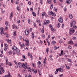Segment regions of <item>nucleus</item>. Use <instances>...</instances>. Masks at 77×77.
<instances>
[{
    "label": "nucleus",
    "mask_w": 77,
    "mask_h": 77,
    "mask_svg": "<svg viewBox=\"0 0 77 77\" xmlns=\"http://www.w3.org/2000/svg\"><path fill=\"white\" fill-rule=\"evenodd\" d=\"M76 24V22L73 20H72V21L70 22L71 27H72L73 26V25H74Z\"/></svg>",
    "instance_id": "obj_1"
},
{
    "label": "nucleus",
    "mask_w": 77,
    "mask_h": 77,
    "mask_svg": "<svg viewBox=\"0 0 77 77\" xmlns=\"http://www.w3.org/2000/svg\"><path fill=\"white\" fill-rule=\"evenodd\" d=\"M56 71L57 72H58L59 71L60 72H63V69H61V68H58L57 69H56Z\"/></svg>",
    "instance_id": "obj_2"
},
{
    "label": "nucleus",
    "mask_w": 77,
    "mask_h": 77,
    "mask_svg": "<svg viewBox=\"0 0 77 77\" xmlns=\"http://www.w3.org/2000/svg\"><path fill=\"white\" fill-rule=\"evenodd\" d=\"M69 33H70V34H71V35H72V33H74V32H75V31L74 30L72 29H69Z\"/></svg>",
    "instance_id": "obj_3"
},
{
    "label": "nucleus",
    "mask_w": 77,
    "mask_h": 77,
    "mask_svg": "<svg viewBox=\"0 0 77 77\" xmlns=\"http://www.w3.org/2000/svg\"><path fill=\"white\" fill-rule=\"evenodd\" d=\"M0 30L1 31V35H2V34H4V32H3V28L2 27H1L0 29Z\"/></svg>",
    "instance_id": "obj_4"
},
{
    "label": "nucleus",
    "mask_w": 77,
    "mask_h": 77,
    "mask_svg": "<svg viewBox=\"0 0 77 77\" xmlns=\"http://www.w3.org/2000/svg\"><path fill=\"white\" fill-rule=\"evenodd\" d=\"M32 71L34 74H36V73H37V72H38L37 70L36 69L35 70L33 68L32 69Z\"/></svg>",
    "instance_id": "obj_5"
},
{
    "label": "nucleus",
    "mask_w": 77,
    "mask_h": 77,
    "mask_svg": "<svg viewBox=\"0 0 77 77\" xmlns=\"http://www.w3.org/2000/svg\"><path fill=\"white\" fill-rule=\"evenodd\" d=\"M58 21L60 23H62L63 22V19L61 17H60L58 20Z\"/></svg>",
    "instance_id": "obj_6"
},
{
    "label": "nucleus",
    "mask_w": 77,
    "mask_h": 77,
    "mask_svg": "<svg viewBox=\"0 0 77 77\" xmlns=\"http://www.w3.org/2000/svg\"><path fill=\"white\" fill-rule=\"evenodd\" d=\"M29 31L27 29H26L25 32V33L26 35H28L29 34Z\"/></svg>",
    "instance_id": "obj_7"
},
{
    "label": "nucleus",
    "mask_w": 77,
    "mask_h": 77,
    "mask_svg": "<svg viewBox=\"0 0 77 77\" xmlns=\"http://www.w3.org/2000/svg\"><path fill=\"white\" fill-rule=\"evenodd\" d=\"M12 50H18V48L15 47V46H14L12 47Z\"/></svg>",
    "instance_id": "obj_8"
},
{
    "label": "nucleus",
    "mask_w": 77,
    "mask_h": 77,
    "mask_svg": "<svg viewBox=\"0 0 77 77\" xmlns=\"http://www.w3.org/2000/svg\"><path fill=\"white\" fill-rule=\"evenodd\" d=\"M1 70H2L3 73H4V72H5V70L3 69V67H0V71H1Z\"/></svg>",
    "instance_id": "obj_9"
},
{
    "label": "nucleus",
    "mask_w": 77,
    "mask_h": 77,
    "mask_svg": "<svg viewBox=\"0 0 77 77\" xmlns=\"http://www.w3.org/2000/svg\"><path fill=\"white\" fill-rule=\"evenodd\" d=\"M65 66H66V69H70V68H69V66H68V65H67V64H65Z\"/></svg>",
    "instance_id": "obj_10"
},
{
    "label": "nucleus",
    "mask_w": 77,
    "mask_h": 77,
    "mask_svg": "<svg viewBox=\"0 0 77 77\" xmlns=\"http://www.w3.org/2000/svg\"><path fill=\"white\" fill-rule=\"evenodd\" d=\"M69 44H71V45L74 44V43H73V42H72V40L69 41Z\"/></svg>",
    "instance_id": "obj_11"
},
{
    "label": "nucleus",
    "mask_w": 77,
    "mask_h": 77,
    "mask_svg": "<svg viewBox=\"0 0 77 77\" xmlns=\"http://www.w3.org/2000/svg\"><path fill=\"white\" fill-rule=\"evenodd\" d=\"M4 77H11V75H10V74L8 73V75H6L5 76H4Z\"/></svg>",
    "instance_id": "obj_12"
},
{
    "label": "nucleus",
    "mask_w": 77,
    "mask_h": 77,
    "mask_svg": "<svg viewBox=\"0 0 77 77\" xmlns=\"http://www.w3.org/2000/svg\"><path fill=\"white\" fill-rule=\"evenodd\" d=\"M48 51H49V48H47L46 50V51L47 54H48Z\"/></svg>",
    "instance_id": "obj_13"
},
{
    "label": "nucleus",
    "mask_w": 77,
    "mask_h": 77,
    "mask_svg": "<svg viewBox=\"0 0 77 77\" xmlns=\"http://www.w3.org/2000/svg\"><path fill=\"white\" fill-rule=\"evenodd\" d=\"M18 65L20 66H19V68H22V66H21V63L20 62L18 63Z\"/></svg>",
    "instance_id": "obj_14"
},
{
    "label": "nucleus",
    "mask_w": 77,
    "mask_h": 77,
    "mask_svg": "<svg viewBox=\"0 0 77 77\" xmlns=\"http://www.w3.org/2000/svg\"><path fill=\"white\" fill-rule=\"evenodd\" d=\"M52 13H53V11H49L48 12V15H51Z\"/></svg>",
    "instance_id": "obj_15"
},
{
    "label": "nucleus",
    "mask_w": 77,
    "mask_h": 77,
    "mask_svg": "<svg viewBox=\"0 0 77 77\" xmlns=\"http://www.w3.org/2000/svg\"><path fill=\"white\" fill-rule=\"evenodd\" d=\"M13 12H11V14H10V19H11V17H13Z\"/></svg>",
    "instance_id": "obj_16"
},
{
    "label": "nucleus",
    "mask_w": 77,
    "mask_h": 77,
    "mask_svg": "<svg viewBox=\"0 0 77 77\" xmlns=\"http://www.w3.org/2000/svg\"><path fill=\"white\" fill-rule=\"evenodd\" d=\"M66 3H68V4H70V3H71L70 0H66Z\"/></svg>",
    "instance_id": "obj_17"
},
{
    "label": "nucleus",
    "mask_w": 77,
    "mask_h": 77,
    "mask_svg": "<svg viewBox=\"0 0 77 77\" xmlns=\"http://www.w3.org/2000/svg\"><path fill=\"white\" fill-rule=\"evenodd\" d=\"M32 38L33 39L34 38V36H35V34L33 32H32Z\"/></svg>",
    "instance_id": "obj_18"
},
{
    "label": "nucleus",
    "mask_w": 77,
    "mask_h": 77,
    "mask_svg": "<svg viewBox=\"0 0 77 77\" xmlns=\"http://www.w3.org/2000/svg\"><path fill=\"white\" fill-rule=\"evenodd\" d=\"M69 18H70L71 19H72V15L71 14H69Z\"/></svg>",
    "instance_id": "obj_19"
},
{
    "label": "nucleus",
    "mask_w": 77,
    "mask_h": 77,
    "mask_svg": "<svg viewBox=\"0 0 77 77\" xmlns=\"http://www.w3.org/2000/svg\"><path fill=\"white\" fill-rule=\"evenodd\" d=\"M29 40H27L26 42V45H29Z\"/></svg>",
    "instance_id": "obj_20"
},
{
    "label": "nucleus",
    "mask_w": 77,
    "mask_h": 77,
    "mask_svg": "<svg viewBox=\"0 0 77 77\" xmlns=\"http://www.w3.org/2000/svg\"><path fill=\"white\" fill-rule=\"evenodd\" d=\"M47 2V3H49L50 4L51 3V0H48Z\"/></svg>",
    "instance_id": "obj_21"
},
{
    "label": "nucleus",
    "mask_w": 77,
    "mask_h": 77,
    "mask_svg": "<svg viewBox=\"0 0 77 77\" xmlns=\"http://www.w3.org/2000/svg\"><path fill=\"white\" fill-rule=\"evenodd\" d=\"M5 23L6 26H8V25H9V22L8 21L5 22Z\"/></svg>",
    "instance_id": "obj_22"
},
{
    "label": "nucleus",
    "mask_w": 77,
    "mask_h": 77,
    "mask_svg": "<svg viewBox=\"0 0 77 77\" xmlns=\"http://www.w3.org/2000/svg\"><path fill=\"white\" fill-rule=\"evenodd\" d=\"M44 27H43L41 31V32L42 33H44Z\"/></svg>",
    "instance_id": "obj_23"
},
{
    "label": "nucleus",
    "mask_w": 77,
    "mask_h": 77,
    "mask_svg": "<svg viewBox=\"0 0 77 77\" xmlns=\"http://www.w3.org/2000/svg\"><path fill=\"white\" fill-rule=\"evenodd\" d=\"M32 14L33 16L34 17H36V14L35 13V12H32Z\"/></svg>",
    "instance_id": "obj_24"
},
{
    "label": "nucleus",
    "mask_w": 77,
    "mask_h": 77,
    "mask_svg": "<svg viewBox=\"0 0 77 77\" xmlns=\"http://www.w3.org/2000/svg\"><path fill=\"white\" fill-rule=\"evenodd\" d=\"M17 54H19L20 53V50L18 49H17Z\"/></svg>",
    "instance_id": "obj_25"
},
{
    "label": "nucleus",
    "mask_w": 77,
    "mask_h": 77,
    "mask_svg": "<svg viewBox=\"0 0 77 77\" xmlns=\"http://www.w3.org/2000/svg\"><path fill=\"white\" fill-rule=\"evenodd\" d=\"M51 15H52V16H54V17H55V16H56V14H55V13H53V12L51 14Z\"/></svg>",
    "instance_id": "obj_26"
},
{
    "label": "nucleus",
    "mask_w": 77,
    "mask_h": 77,
    "mask_svg": "<svg viewBox=\"0 0 77 77\" xmlns=\"http://www.w3.org/2000/svg\"><path fill=\"white\" fill-rule=\"evenodd\" d=\"M56 44V42L54 41H53L52 42V44L53 45H54V44Z\"/></svg>",
    "instance_id": "obj_27"
},
{
    "label": "nucleus",
    "mask_w": 77,
    "mask_h": 77,
    "mask_svg": "<svg viewBox=\"0 0 77 77\" xmlns=\"http://www.w3.org/2000/svg\"><path fill=\"white\" fill-rule=\"evenodd\" d=\"M28 70L30 72H32V70H31V69H30V67H29V68H28Z\"/></svg>",
    "instance_id": "obj_28"
},
{
    "label": "nucleus",
    "mask_w": 77,
    "mask_h": 77,
    "mask_svg": "<svg viewBox=\"0 0 77 77\" xmlns=\"http://www.w3.org/2000/svg\"><path fill=\"white\" fill-rule=\"evenodd\" d=\"M31 20H30V19H29V20H28V23L29 24H30V21Z\"/></svg>",
    "instance_id": "obj_29"
},
{
    "label": "nucleus",
    "mask_w": 77,
    "mask_h": 77,
    "mask_svg": "<svg viewBox=\"0 0 77 77\" xmlns=\"http://www.w3.org/2000/svg\"><path fill=\"white\" fill-rule=\"evenodd\" d=\"M42 17H44V15H45V13H42Z\"/></svg>",
    "instance_id": "obj_30"
},
{
    "label": "nucleus",
    "mask_w": 77,
    "mask_h": 77,
    "mask_svg": "<svg viewBox=\"0 0 77 77\" xmlns=\"http://www.w3.org/2000/svg\"><path fill=\"white\" fill-rule=\"evenodd\" d=\"M42 36L43 38H45V36L44 35H42Z\"/></svg>",
    "instance_id": "obj_31"
},
{
    "label": "nucleus",
    "mask_w": 77,
    "mask_h": 77,
    "mask_svg": "<svg viewBox=\"0 0 77 77\" xmlns=\"http://www.w3.org/2000/svg\"><path fill=\"white\" fill-rule=\"evenodd\" d=\"M13 35L14 36H15L16 35V31H15L13 33Z\"/></svg>",
    "instance_id": "obj_32"
},
{
    "label": "nucleus",
    "mask_w": 77,
    "mask_h": 77,
    "mask_svg": "<svg viewBox=\"0 0 77 77\" xmlns=\"http://www.w3.org/2000/svg\"><path fill=\"white\" fill-rule=\"evenodd\" d=\"M60 23H58V25H57V27H58V28H59L60 27Z\"/></svg>",
    "instance_id": "obj_33"
},
{
    "label": "nucleus",
    "mask_w": 77,
    "mask_h": 77,
    "mask_svg": "<svg viewBox=\"0 0 77 77\" xmlns=\"http://www.w3.org/2000/svg\"><path fill=\"white\" fill-rule=\"evenodd\" d=\"M53 5L52 4H51V7H50L51 9H52V8H53Z\"/></svg>",
    "instance_id": "obj_34"
},
{
    "label": "nucleus",
    "mask_w": 77,
    "mask_h": 77,
    "mask_svg": "<svg viewBox=\"0 0 77 77\" xmlns=\"http://www.w3.org/2000/svg\"><path fill=\"white\" fill-rule=\"evenodd\" d=\"M8 65H9V66H12V64L11 63V62H9V63H8Z\"/></svg>",
    "instance_id": "obj_35"
},
{
    "label": "nucleus",
    "mask_w": 77,
    "mask_h": 77,
    "mask_svg": "<svg viewBox=\"0 0 77 77\" xmlns=\"http://www.w3.org/2000/svg\"><path fill=\"white\" fill-rule=\"evenodd\" d=\"M68 61L69 62H71V59H70L69 58H68Z\"/></svg>",
    "instance_id": "obj_36"
},
{
    "label": "nucleus",
    "mask_w": 77,
    "mask_h": 77,
    "mask_svg": "<svg viewBox=\"0 0 77 77\" xmlns=\"http://www.w3.org/2000/svg\"><path fill=\"white\" fill-rule=\"evenodd\" d=\"M22 57H23V58H24V59H26L25 55H23Z\"/></svg>",
    "instance_id": "obj_37"
},
{
    "label": "nucleus",
    "mask_w": 77,
    "mask_h": 77,
    "mask_svg": "<svg viewBox=\"0 0 77 77\" xmlns=\"http://www.w3.org/2000/svg\"><path fill=\"white\" fill-rule=\"evenodd\" d=\"M8 60H6V65H8V63H8Z\"/></svg>",
    "instance_id": "obj_38"
},
{
    "label": "nucleus",
    "mask_w": 77,
    "mask_h": 77,
    "mask_svg": "<svg viewBox=\"0 0 77 77\" xmlns=\"http://www.w3.org/2000/svg\"><path fill=\"white\" fill-rule=\"evenodd\" d=\"M36 22H37V23H41V20H37Z\"/></svg>",
    "instance_id": "obj_39"
},
{
    "label": "nucleus",
    "mask_w": 77,
    "mask_h": 77,
    "mask_svg": "<svg viewBox=\"0 0 77 77\" xmlns=\"http://www.w3.org/2000/svg\"><path fill=\"white\" fill-rule=\"evenodd\" d=\"M54 11H55L56 12H57V9H56V8H54Z\"/></svg>",
    "instance_id": "obj_40"
},
{
    "label": "nucleus",
    "mask_w": 77,
    "mask_h": 77,
    "mask_svg": "<svg viewBox=\"0 0 77 77\" xmlns=\"http://www.w3.org/2000/svg\"><path fill=\"white\" fill-rule=\"evenodd\" d=\"M38 64H39V65H41V62L40 61H38Z\"/></svg>",
    "instance_id": "obj_41"
},
{
    "label": "nucleus",
    "mask_w": 77,
    "mask_h": 77,
    "mask_svg": "<svg viewBox=\"0 0 77 77\" xmlns=\"http://www.w3.org/2000/svg\"><path fill=\"white\" fill-rule=\"evenodd\" d=\"M17 9L18 11H20V8H19V7H18V6H17Z\"/></svg>",
    "instance_id": "obj_42"
},
{
    "label": "nucleus",
    "mask_w": 77,
    "mask_h": 77,
    "mask_svg": "<svg viewBox=\"0 0 77 77\" xmlns=\"http://www.w3.org/2000/svg\"><path fill=\"white\" fill-rule=\"evenodd\" d=\"M73 28H75V29H77V26H76V25H74L73 26Z\"/></svg>",
    "instance_id": "obj_43"
},
{
    "label": "nucleus",
    "mask_w": 77,
    "mask_h": 77,
    "mask_svg": "<svg viewBox=\"0 0 77 77\" xmlns=\"http://www.w3.org/2000/svg\"><path fill=\"white\" fill-rule=\"evenodd\" d=\"M57 47L56 46H55L54 48V50H57Z\"/></svg>",
    "instance_id": "obj_44"
},
{
    "label": "nucleus",
    "mask_w": 77,
    "mask_h": 77,
    "mask_svg": "<svg viewBox=\"0 0 77 77\" xmlns=\"http://www.w3.org/2000/svg\"><path fill=\"white\" fill-rule=\"evenodd\" d=\"M46 23L47 24H49V23H50V21L48 20H47L46 21Z\"/></svg>",
    "instance_id": "obj_45"
},
{
    "label": "nucleus",
    "mask_w": 77,
    "mask_h": 77,
    "mask_svg": "<svg viewBox=\"0 0 77 77\" xmlns=\"http://www.w3.org/2000/svg\"><path fill=\"white\" fill-rule=\"evenodd\" d=\"M51 30L52 32H54V28H51Z\"/></svg>",
    "instance_id": "obj_46"
},
{
    "label": "nucleus",
    "mask_w": 77,
    "mask_h": 77,
    "mask_svg": "<svg viewBox=\"0 0 77 77\" xmlns=\"http://www.w3.org/2000/svg\"><path fill=\"white\" fill-rule=\"evenodd\" d=\"M49 77H53V76L52 74H51V75H49Z\"/></svg>",
    "instance_id": "obj_47"
},
{
    "label": "nucleus",
    "mask_w": 77,
    "mask_h": 77,
    "mask_svg": "<svg viewBox=\"0 0 77 77\" xmlns=\"http://www.w3.org/2000/svg\"><path fill=\"white\" fill-rule=\"evenodd\" d=\"M12 26H13V29H15V24H13Z\"/></svg>",
    "instance_id": "obj_48"
},
{
    "label": "nucleus",
    "mask_w": 77,
    "mask_h": 77,
    "mask_svg": "<svg viewBox=\"0 0 77 77\" xmlns=\"http://www.w3.org/2000/svg\"><path fill=\"white\" fill-rule=\"evenodd\" d=\"M19 39H20V40H21V39H22V37H21L20 36H19Z\"/></svg>",
    "instance_id": "obj_49"
},
{
    "label": "nucleus",
    "mask_w": 77,
    "mask_h": 77,
    "mask_svg": "<svg viewBox=\"0 0 77 77\" xmlns=\"http://www.w3.org/2000/svg\"><path fill=\"white\" fill-rule=\"evenodd\" d=\"M5 29L6 30H8V26H6V27H5Z\"/></svg>",
    "instance_id": "obj_50"
},
{
    "label": "nucleus",
    "mask_w": 77,
    "mask_h": 77,
    "mask_svg": "<svg viewBox=\"0 0 77 77\" xmlns=\"http://www.w3.org/2000/svg\"><path fill=\"white\" fill-rule=\"evenodd\" d=\"M2 11V13L3 14L4 13H5V11H3V9H1Z\"/></svg>",
    "instance_id": "obj_51"
},
{
    "label": "nucleus",
    "mask_w": 77,
    "mask_h": 77,
    "mask_svg": "<svg viewBox=\"0 0 77 77\" xmlns=\"http://www.w3.org/2000/svg\"><path fill=\"white\" fill-rule=\"evenodd\" d=\"M63 76V74H62L61 75H60V77H62Z\"/></svg>",
    "instance_id": "obj_52"
},
{
    "label": "nucleus",
    "mask_w": 77,
    "mask_h": 77,
    "mask_svg": "<svg viewBox=\"0 0 77 77\" xmlns=\"http://www.w3.org/2000/svg\"><path fill=\"white\" fill-rule=\"evenodd\" d=\"M22 67H23V66H25V64L24 63H23L22 64Z\"/></svg>",
    "instance_id": "obj_53"
},
{
    "label": "nucleus",
    "mask_w": 77,
    "mask_h": 77,
    "mask_svg": "<svg viewBox=\"0 0 77 77\" xmlns=\"http://www.w3.org/2000/svg\"><path fill=\"white\" fill-rule=\"evenodd\" d=\"M28 4L29 5H31V2H30V1H29V2H28Z\"/></svg>",
    "instance_id": "obj_54"
},
{
    "label": "nucleus",
    "mask_w": 77,
    "mask_h": 77,
    "mask_svg": "<svg viewBox=\"0 0 77 77\" xmlns=\"http://www.w3.org/2000/svg\"><path fill=\"white\" fill-rule=\"evenodd\" d=\"M8 42H9L10 44H11V40H10Z\"/></svg>",
    "instance_id": "obj_55"
},
{
    "label": "nucleus",
    "mask_w": 77,
    "mask_h": 77,
    "mask_svg": "<svg viewBox=\"0 0 77 77\" xmlns=\"http://www.w3.org/2000/svg\"><path fill=\"white\" fill-rule=\"evenodd\" d=\"M5 47H8V45H7L6 44H5Z\"/></svg>",
    "instance_id": "obj_56"
},
{
    "label": "nucleus",
    "mask_w": 77,
    "mask_h": 77,
    "mask_svg": "<svg viewBox=\"0 0 77 77\" xmlns=\"http://www.w3.org/2000/svg\"><path fill=\"white\" fill-rule=\"evenodd\" d=\"M28 55L29 56H32V55L30 54L29 53H28Z\"/></svg>",
    "instance_id": "obj_57"
},
{
    "label": "nucleus",
    "mask_w": 77,
    "mask_h": 77,
    "mask_svg": "<svg viewBox=\"0 0 77 77\" xmlns=\"http://www.w3.org/2000/svg\"><path fill=\"white\" fill-rule=\"evenodd\" d=\"M20 22H21V21H20V20H19L17 22V23L18 24H19V23H20Z\"/></svg>",
    "instance_id": "obj_58"
},
{
    "label": "nucleus",
    "mask_w": 77,
    "mask_h": 77,
    "mask_svg": "<svg viewBox=\"0 0 77 77\" xmlns=\"http://www.w3.org/2000/svg\"><path fill=\"white\" fill-rule=\"evenodd\" d=\"M28 66H25L24 67V68L25 69H26V68H28Z\"/></svg>",
    "instance_id": "obj_59"
},
{
    "label": "nucleus",
    "mask_w": 77,
    "mask_h": 77,
    "mask_svg": "<svg viewBox=\"0 0 77 77\" xmlns=\"http://www.w3.org/2000/svg\"><path fill=\"white\" fill-rule=\"evenodd\" d=\"M16 66V68H18V64H17V66Z\"/></svg>",
    "instance_id": "obj_60"
},
{
    "label": "nucleus",
    "mask_w": 77,
    "mask_h": 77,
    "mask_svg": "<svg viewBox=\"0 0 77 77\" xmlns=\"http://www.w3.org/2000/svg\"><path fill=\"white\" fill-rule=\"evenodd\" d=\"M12 51H10L9 52V54H12Z\"/></svg>",
    "instance_id": "obj_61"
},
{
    "label": "nucleus",
    "mask_w": 77,
    "mask_h": 77,
    "mask_svg": "<svg viewBox=\"0 0 77 77\" xmlns=\"http://www.w3.org/2000/svg\"><path fill=\"white\" fill-rule=\"evenodd\" d=\"M9 35V34H7L6 35V37L7 38H9V36H8V35Z\"/></svg>",
    "instance_id": "obj_62"
},
{
    "label": "nucleus",
    "mask_w": 77,
    "mask_h": 77,
    "mask_svg": "<svg viewBox=\"0 0 77 77\" xmlns=\"http://www.w3.org/2000/svg\"><path fill=\"white\" fill-rule=\"evenodd\" d=\"M18 77H21V76L20 75V74H19L18 75Z\"/></svg>",
    "instance_id": "obj_63"
},
{
    "label": "nucleus",
    "mask_w": 77,
    "mask_h": 77,
    "mask_svg": "<svg viewBox=\"0 0 77 77\" xmlns=\"http://www.w3.org/2000/svg\"><path fill=\"white\" fill-rule=\"evenodd\" d=\"M75 38H76L75 37H73V40H75Z\"/></svg>",
    "instance_id": "obj_64"
}]
</instances>
